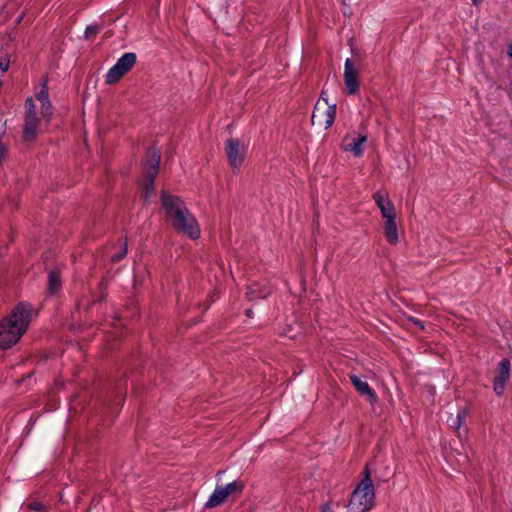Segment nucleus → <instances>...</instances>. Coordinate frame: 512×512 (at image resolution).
<instances>
[{
  "mask_svg": "<svg viewBox=\"0 0 512 512\" xmlns=\"http://www.w3.org/2000/svg\"><path fill=\"white\" fill-rule=\"evenodd\" d=\"M161 205L167 220L177 232L186 235L190 239L199 237V225L179 197L163 191Z\"/></svg>",
  "mask_w": 512,
  "mask_h": 512,
  "instance_id": "f257e3e1",
  "label": "nucleus"
},
{
  "mask_svg": "<svg viewBox=\"0 0 512 512\" xmlns=\"http://www.w3.org/2000/svg\"><path fill=\"white\" fill-rule=\"evenodd\" d=\"M31 306L19 304L12 313L0 321V347L8 349L16 344L27 330L31 320Z\"/></svg>",
  "mask_w": 512,
  "mask_h": 512,
  "instance_id": "f03ea898",
  "label": "nucleus"
},
{
  "mask_svg": "<svg viewBox=\"0 0 512 512\" xmlns=\"http://www.w3.org/2000/svg\"><path fill=\"white\" fill-rule=\"evenodd\" d=\"M374 489L368 475L352 492L347 505V512H366L374 505Z\"/></svg>",
  "mask_w": 512,
  "mask_h": 512,
  "instance_id": "7ed1b4c3",
  "label": "nucleus"
},
{
  "mask_svg": "<svg viewBox=\"0 0 512 512\" xmlns=\"http://www.w3.org/2000/svg\"><path fill=\"white\" fill-rule=\"evenodd\" d=\"M160 163V152L152 147L150 148L144 160V177L142 180V197L148 200L153 192L154 179L158 173V167Z\"/></svg>",
  "mask_w": 512,
  "mask_h": 512,
  "instance_id": "20e7f679",
  "label": "nucleus"
},
{
  "mask_svg": "<svg viewBox=\"0 0 512 512\" xmlns=\"http://www.w3.org/2000/svg\"><path fill=\"white\" fill-rule=\"evenodd\" d=\"M335 115V104H329L326 100L317 101L311 121L313 125L327 129L332 125Z\"/></svg>",
  "mask_w": 512,
  "mask_h": 512,
  "instance_id": "39448f33",
  "label": "nucleus"
},
{
  "mask_svg": "<svg viewBox=\"0 0 512 512\" xmlns=\"http://www.w3.org/2000/svg\"><path fill=\"white\" fill-rule=\"evenodd\" d=\"M136 55L134 53H125L122 55L116 62V64L111 67L105 76V81L107 84L116 83L122 76H124L135 64Z\"/></svg>",
  "mask_w": 512,
  "mask_h": 512,
  "instance_id": "423d86ee",
  "label": "nucleus"
},
{
  "mask_svg": "<svg viewBox=\"0 0 512 512\" xmlns=\"http://www.w3.org/2000/svg\"><path fill=\"white\" fill-rule=\"evenodd\" d=\"M243 489L242 483L233 481L225 486L217 487L209 497L205 506L207 508H214L222 503L232 494L240 493Z\"/></svg>",
  "mask_w": 512,
  "mask_h": 512,
  "instance_id": "0eeeda50",
  "label": "nucleus"
},
{
  "mask_svg": "<svg viewBox=\"0 0 512 512\" xmlns=\"http://www.w3.org/2000/svg\"><path fill=\"white\" fill-rule=\"evenodd\" d=\"M25 110L24 139L26 141H32L36 137L39 127L35 104L32 98L26 100Z\"/></svg>",
  "mask_w": 512,
  "mask_h": 512,
  "instance_id": "6e6552de",
  "label": "nucleus"
},
{
  "mask_svg": "<svg viewBox=\"0 0 512 512\" xmlns=\"http://www.w3.org/2000/svg\"><path fill=\"white\" fill-rule=\"evenodd\" d=\"M225 151L231 167L238 169L245 159L247 146L238 139L230 138L226 142Z\"/></svg>",
  "mask_w": 512,
  "mask_h": 512,
  "instance_id": "1a4fd4ad",
  "label": "nucleus"
},
{
  "mask_svg": "<svg viewBox=\"0 0 512 512\" xmlns=\"http://www.w3.org/2000/svg\"><path fill=\"white\" fill-rule=\"evenodd\" d=\"M359 68L355 62L347 58L344 63V85L348 94H355L359 88Z\"/></svg>",
  "mask_w": 512,
  "mask_h": 512,
  "instance_id": "9d476101",
  "label": "nucleus"
},
{
  "mask_svg": "<svg viewBox=\"0 0 512 512\" xmlns=\"http://www.w3.org/2000/svg\"><path fill=\"white\" fill-rule=\"evenodd\" d=\"M367 138L365 135L359 134L355 131L348 133L342 140V148L346 152H350L355 157L363 154V145Z\"/></svg>",
  "mask_w": 512,
  "mask_h": 512,
  "instance_id": "9b49d317",
  "label": "nucleus"
},
{
  "mask_svg": "<svg viewBox=\"0 0 512 512\" xmlns=\"http://www.w3.org/2000/svg\"><path fill=\"white\" fill-rule=\"evenodd\" d=\"M510 378V362L508 359H502L497 367L496 375L493 381L494 392L501 396L505 392V387Z\"/></svg>",
  "mask_w": 512,
  "mask_h": 512,
  "instance_id": "f8f14e48",
  "label": "nucleus"
},
{
  "mask_svg": "<svg viewBox=\"0 0 512 512\" xmlns=\"http://www.w3.org/2000/svg\"><path fill=\"white\" fill-rule=\"evenodd\" d=\"M399 241V232L396 224V210L386 201V242L395 245Z\"/></svg>",
  "mask_w": 512,
  "mask_h": 512,
  "instance_id": "ddd939ff",
  "label": "nucleus"
},
{
  "mask_svg": "<svg viewBox=\"0 0 512 512\" xmlns=\"http://www.w3.org/2000/svg\"><path fill=\"white\" fill-rule=\"evenodd\" d=\"M35 99L41 104V116L44 120L49 121L52 115V107L48 97L47 81L42 80L41 88L35 94Z\"/></svg>",
  "mask_w": 512,
  "mask_h": 512,
  "instance_id": "4468645a",
  "label": "nucleus"
},
{
  "mask_svg": "<svg viewBox=\"0 0 512 512\" xmlns=\"http://www.w3.org/2000/svg\"><path fill=\"white\" fill-rule=\"evenodd\" d=\"M350 380H351L352 384L354 385V387L357 389V391L361 395L366 396L367 400L370 403L373 404L376 401L375 393L370 389L368 383L365 380H363L362 378H360L357 375H351Z\"/></svg>",
  "mask_w": 512,
  "mask_h": 512,
  "instance_id": "2eb2a0df",
  "label": "nucleus"
},
{
  "mask_svg": "<svg viewBox=\"0 0 512 512\" xmlns=\"http://www.w3.org/2000/svg\"><path fill=\"white\" fill-rule=\"evenodd\" d=\"M466 413L467 412H466L465 408L458 410L455 417L451 416L447 420L449 426L451 428H453L454 430L458 431L462 427L463 423L465 422Z\"/></svg>",
  "mask_w": 512,
  "mask_h": 512,
  "instance_id": "dca6fc26",
  "label": "nucleus"
},
{
  "mask_svg": "<svg viewBox=\"0 0 512 512\" xmlns=\"http://www.w3.org/2000/svg\"><path fill=\"white\" fill-rule=\"evenodd\" d=\"M48 287L51 293H54L60 287V279L56 272H51L48 279Z\"/></svg>",
  "mask_w": 512,
  "mask_h": 512,
  "instance_id": "f3484780",
  "label": "nucleus"
},
{
  "mask_svg": "<svg viewBox=\"0 0 512 512\" xmlns=\"http://www.w3.org/2000/svg\"><path fill=\"white\" fill-rule=\"evenodd\" d=\"M268 295V292H260V293H257L255 289L253 288H250L247 292V296L249 297V299L253 300L257 297H260V298H265L266 296Z\"/></svg>",
  "mask_w": 512,
  "mask_h": 512,
  "instance_id": "a211bd4d",
  "label": "nucleus"
},
{
  "mask_svg": "<svg viewBox=\"0 0 512 512\" xmlns=\"http://www.w3.org/2000/svg\"><path fill=\"white\" fill-rule=\"evenodd\" d=\"M99 32V27L96 25H90L85 30V37L91 38Z\"/></svg>",
  "mask_w": 512,
  "mask_h": 512,
  "instance_id": "6ab92c4d",
  "label": "nucleus"
},
{
  "mask_svg": "<svg viewBox=\"0 0 512 512\" xmlns=\"http://www.w3.org/2000/svg\"><path fill=\"white\" fill-rule=\"evenodd\" d=\"M9 64H10V60L8 57L0 58V69L2 72H5L8 70Z\"/></svg>",
  "mask_w": 512,
  "mask_h": 512,
  "instance_id": "aec40b11",
  "label": "nucleus"
},
{
  "mask_svg": "<svg viewBox=\"0 0 512 512\" xmlns=\"http://www.w3.org/2000/svg\"><path fill=\"white\" fill-rule=\"evenodd\" d=\"M375 201H376L380 211L382 212V214H384V200L380 193L375 194Z\"/></svg>",
  "mask_w": 512,
  "mask_h": 512,
  "instance_id": "412c9836",
  "label": "nucleus"
},
{
  "mask_svg": "<svg viewBox=\"0 0 512 512\" xmlns=\"http://www.w3.org/2000/svg\"><path fill=\"white\" fill-rule=\"evenodd\" d=\"M127 253V248L123 247L121 251L115 255L112 256V260L114 262L120 261Z\"/></svg>",
  "mask_w": 512,
  "mask_h": 512,
  "instance_id": "4be33fe9",
  "label": "nucleus"
},
{
  "mask_svg": "<svg viewBox=\"0 0 512 512\" xmlns=\"http://www.w3.org/2000/svg\"><path fill=\"white\" fill-rule=\"evenodd\" d=\"M29 509L31 510H34V511H41L43 506L40 502H31L29 505H28Z\"/></svg>",
  "mask_w": 512,
  "mask_h": 512,
  "instance_id": "5701e85b",
  "label": "nucleus"
},
{
  "mask_svg": "<svg viewBox=\"0 0 512 512\" xmlns=\"http://www.w3.org/2000/svg\"><path fill=\"white\" fill-rule=\"evenodd\" d=\"M324 100H326V101L328 102V99H327V97L325 96V93H324V92H322L321 97H320V99H319L318 101H324Z\"/></svg>",
  "mask_w": 512,
  "mask_h": 512,
  "instance_id": "b1692460",
  "label": "nucleus"
},
{
  "mask_svg": "<svg viewBox=\"0 0 512 512\" xmlns=\"http://www.w3.org/2000/svg\"><path fill=\"white\" fill-rule=\"evenodd\" d=\"M508 55L512 58V43L508 47Z\"/></svg>",
  "mask_w": 512,
  "mask_h": 512,
  "instance_id": "393cba45",
  "label": "nucleus"
},
{
  "mask_svg": "<svg viewBox=\"0 0 512 512\" xmlns=\"http://www.w3.org/2000/svg\"><path fill=\"white\" fill-rule=\"evenodd\" d=\"M322 512H331V509L328 506H324Z\"/></svg>",
  "mask_w": 512,
  "mask_h": 512,
  "instance_id": "a878e982",
  "label": "nucleus"
},
{
  "mask_svg": "<svg viewBox=\"0 0 512 512\" xmlns=\"http://www.w3.org/2000/svg\"><path fill=\"white\" fill-rule=\"evenodd\" d=\"M415 324H416L417 326H419L421 329H423V328H424L420 320H416V321H415Z\"/></svg>",
  "mask_w": 512,
  "mask_h": 512,
  "instance_id": "bb28decb",
  "label": "nucleus"
},
{
  "mask_svg": "<svg viewBox=\"0 0 512 512\" xmlns=\"http://www.w3.org/2000/svg\"><path fill=\"white\" fill-rule=\"evenodd\" d=\"M473 2L474 5H477L479 4L480 0H471Z\"/></svg>",
  "mask_w": 512,
  "mask_h": 512,
  "instance_id": "cd10ccee",
  "label": "nucleus"
},
{
  "mask_svg": "<svg viewBox=\"0 0 512 512\" xmlns=\"http://www.w3.org/2000/svg\"><path fill=\"white\" fill-rule=\"evenodd\" d=\"M251 313H252V312H251V310H247V311H246V314H247V316H249V317L251 316Z\"/></svg>",
  "mask_w": 512,
  "mask_h": 512,
  "instance_id": "c85d7f7f",
  "label": "nucleus"
}]
</instances>
